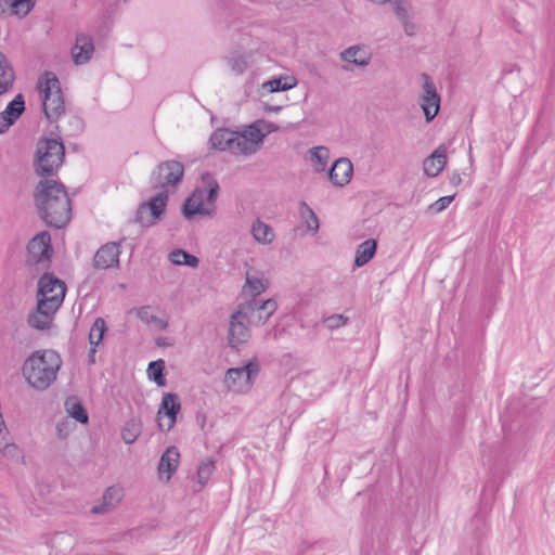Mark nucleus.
<instances>
[{"mask_svg": "<svg viewBox=\"0 0 555 555\" xmlns=\"http://www.w3.org/2000/svg\"><path fill=\"white\" fill-rule=\"evenodd\" d=\"M137 315L142 322L146 324L162 323L160 319L151 313V308L149 306L139 308L137 311Z\"/></svg>", "mask_w": 555, "mask_h": 555, "instance_id": "nucleus-41", "label": "nucleus"}, {"mask_svg": "<svg viewBox=\"0 0 555 555\" xmlns=\"http://www.w3.org/2000/svg\"><path fill=\"white\" fill-rule=\"evenodd\" d=\"M447 164L446 149L438 147L424 160V172L427 177H437Z\"/></svg>", "mask_w": 555, "mask_h": 555, "instance_id": "nucleus-23", "label": "nucleus"}, {"mask_svg": "<svg viewBox=\"0 0 555 555\" xmlns=\"http://www.w3.org/2000/svg\"><path fill=\"white\" fill-rule=\"evenodd\" d=\"M450 183L452 186H459L462 183L461 173L457 171H453L450 176Z\"/></svg>", "mask_w": 555, "mask_h": 555, "instance_id": "nucleus-46", "label": "nucleus"}, {"mask_svg": "<svg viewBox=\"0 0 555 555\" xmlns=\"http://www.w3.org/2000/svg\"><path fill=\"white\" fill-rule=\"evenodd\" d=\"M95 352H96V347L91 346L89 354H88V361L91 364L95 362Z\"/></svg>", "mask_w": 555, "mask_h": 555, "instance_id": "nucleus-48", "label": "nucleus"}, {"mask_svg": "<svg viewBox=\"0 0 555 555\" xmlns=\"http://www.w3.org/2000/svg\"><path fill=\"white\" fill-rule=\"evenodd\" d=\"M240 308L246 312V319L250 325L260 326L276 311L278 304L274 299L264 301L253 299L241 304Z\"/></svg>", "mask_w": 555, "mask_h": 555, "instance_id": "nucleus-11", "label": "nucleus"}, {"mask_svg": "<svg viewBox=\"0 0 555 555\" xmlns=\"http://www.w3.org/2000/svg\"><path fill=\"white\" fill-rule=\"evenodd\" d=\"M165 361L163 359H158L150 362L146 370L149 378L159 387L166 386L167 383L165 378Z\"/></svg>", "mask_w": 555, "mask_h": 555, "instance_id": "nucleus-27", "label": "nucleus"}, {"mask_svg": "<svg viewBox=\"0 0 555 555\" xmlns=\"http://www.w3.org/2000/svg\"><path fill=\"white\" fill-rule=\"evenodd\" d=\"M120 253L121 251L117 243H106L96 250L92 264L98 270L118 268Z\"/></svg>", "mask_w": 555, "mask_h": 555, "instance_id": "nucleus-14", "label": "nucleus"}, {"mask_svg": "<svg viewBox=\"0 0 555 555\" xmlns=\"http://www.w3.org/2000/svg\"><path fill=\"white\" fill-rule=\"evenodd\" d=\"M36 0H0V16L10 12L12 15L26 16L35 7Z\"/></svg>", "mask_w": 555, "mask_h": 555, "instance_id": "nucleus-22", "label": "nucleus"}, {"mask_svg": "<svg viewBox=\"0 0 555 555\" xmlns=\"http://www.w3.org/2000/svg\"><path fill=\"white\" fill-rule=\"evenodd\" d=\"M34 203L38 216L48 227L62 229L72 219V201L60 180L41 179L34 192Z\"/></svg>", "mask_w": 555, "mask_h": 555, "instance_id": "nucleus-1", "label": "nucleus"}, {"mask_svg": "<svg viewBox=\"0 0 555 555\" xmlns=\"http://www.w3.org/2000/svg\"><path fill=\"white\" fill-rule=\"evenodd\" d=\"M181 410L180 397L175 392H167L163 396L158 415L164 414L168 417V424L166 430L169 431L177 422V415Z\"/></svg>", "mask_w": 555, "mask_h": 555, "instance_id": "nucleus-19", "label": "nucleus"}, {"mask_svg": "<svg viewBox=\"0 0 555 555\" xmlns=\"http://www.w3.org/2000/svg\"><path fill=\"white\" fill-rule=\"evenodd\" d=\"M215 470V462L210 459L203 461L197 468V480L199 483V488L194 491H201L202 488L207 483L210 479L212 473Z\"/></svg>", "mask_w": 555, "mask_h": 555, "instance_id": "nucleus-35", "label": "nucleus"}, {"mask_svg": "<svg viewBox=\"0 0 555 555\" xmlns=\"http://www.w3.org/2000/svg\"><path fill=\"white\" fill-rule=\"evenodd\" d=\"M472 525L473 526H476L478 527L479 525L482 526V530H480L479 533H477V537L480 538L481 535H483L487 531V526H486V521H485V518L481 516V515H475L473 520H472Z\"/></svg>", "mask_w": 555, "mask_h": 555, "instance_id": "nucleus-45", "label": "nucleus"}, {"mask_svg": "<svg viewBox=\"0 0 555 555\" xmlns=\"http://www.w3.org/2000/svg\"><path fill=\"white\" fill-rule=\"evenodd\" d=\"M0 452L10 460H17L21 457V450L15 443L5 441V434L0 436Z\"/></svg>", "mask_w": 555, "mask_h": 555, "instance_id": "nucleus-38", "label": "nucleus"}, {"mask_svg": "<svg viewBox=\"0 0 555 555\" xmlns=\"http://www.w3.org/2000/svg\"><path fill=\"white\" fill-rule=\"evenodd\" d=\"M66 285L52 273H43L38 281L37 304L39 309L56 312L64 301Z\"/></svg>", "mask_w": 555, "mask_h": 555, "instance_id": "nucleus-6", "label": "nucleus"}, {"mask_svg": "<svg viewBox=\"0 0 555 555\" xmlns=\"http://www.w3.org/2000/svg\"><path fill=\"white\" fill-rule=\"evenodd\" d=\"M401 22L404 26L405 33L410 36L413 35L414 25L409 22V15L406 16L405 21H401Z\"/></svg>", "mask_w": 555, "mask_h": 555, "instance_id": "nucleus-47", "label": "nucleus"}, {"mask_svg": "<svg viewBox=\"0 0 555 555\" xmlns=\"http://www.w3.org/2000/svg\"><path fill=\"white\" fill-rule=\"evenodd\" d=\"M94 52L93 39L90 35L79 33L76 35V42L72 50L75 64L82 65L88 63Z\"/></svg>", "mask_w": 555, "mask_h": 555, "instance_id": "nucleus-17", "label": "nucleus"}, {"mask_svg": "<svg viewBox=\"0 0 555 555\" xmlns=\"http://www.w3.org/2000/svg\"><path fill=\"white\" fill-rule=\"evenodd\" d=\"M65 159V146L61 139L41 138L36 145L34 168L37 176L50 179L55 176Z\"/></svg>", "mask_w": 555, "mask_h": 555, "instance_id": "nucleus-4", "label": "nucleus"}, {"mask_svg": "<svg viewBox=\"0 0 555 555\" xmlns=\"http://www.w3.org/2000/svg\"><path fill=\"white\" fill-rule=\"evenodd\" d=\"M169 260L173 264H178V266L184 264V266H188L191 268H196L199 262L197 257H195L194 255H191L190 253L185 251L184 249H180V248L173 249L169 254Z\"/></svg>", "mask_w": 555, "mask_h": 555, "instance_id": "nucleus-32", "label": "nucleus"}, {"mask_svg": "<svg viewBox=\"0 0 555 555\" xmlns=\"http://www.w3.org/2000/svg\"><path fill=\"white\" fill-rule=\"evenodd\" d=\"M106 323L103 318H96L89 333V343L91 346L98 347L106 332Z\"/></svg>", "mask_w": 555, "mask_h": 555, "instance_id": "nucleus-34", "label": "nucleus"}, {"mask_svg": "<svg viewBox=\"0 0 555 555\" xmlns=\"http://www.w3.org/2000/svg\"><path fill=\"white\" fill-rule=\"evenodd\" d=\"M377 243L373 238H369L361 243L356 251L354 266L361 268L366 264L375 255Z\"/></svg>", "mask_w": 555, "mask_h": 555, "instance_id": "nucleus-26", "label": "nucleus"}, {"mask_svg": "<svg viewBox=\"0 0 555 555\" xmlns=\"http://www.w3.org/2000/svg\"><path fill=\"white\" fill-rule=\"evenodd\" d=\"M15 81V72L3 52L0 51V95L9 92Z\"/></svg>", "mask_w": 555, "mask_h": 555, "instance_id": "nucleus-24", "label": "nucleus"}, {"mask_svg": "<svg viewBox=\"0 0 555 555\" xmlns=\"http://www.w3.org/2000/svg\"><path fill=\"white\" fill-rule=\"evenodd\" d=\"M299 214L300 217L305 220L307 229L313 233H317L320 227L319 219L315 212L306 202H300Z\"/></svg>", "mask_w": 555, "mask_h": 555, "instance_id": "nucleus-33", "label": "nucleus"}, {"mask_svg": "<svg viewBox=\"0 0 555 555\" xmlns=\"http://www.w3.org/2000/svg\"><path fill=\"white\" fill-rule=\"evenodd\" d=\"M260 371L257 359L250 360L241 367H231L225 373L224 383L229 390L244 392L251 388L253 377Z\"/></svg>", "mask_w": 555, "mask_h": 555, "instance_id": "nucleus-10", "label": "nucleus"}, {"mask_svg": "<svg viewBox=\"0 0 555 555\" xmlns=\"http://www.w3.org/2000/svg\"><path fill=\"white\" fill-rule=\"evenodd\" d=\"M66 406L70 417L81 424H88L89 415L81 402L76 401L70 404L69 401H66Z\"/></svg>", "mask_w": 555, "mask_h": 555, "instance_id": "nucleus-36", "label": "nucleus"}, {"mask_svg": "<svg viewBox=\"0 0 555 555\" xmlns=\"http://www.w3.org/2000/svg\"><path fill=\"white\" fill-rule=\"evenodd\" d=\"M62 359L54 350L34 351L22 366L23 376L36 390L48 389L56 379Z\"/></svg>", "mask_w": 555, "mask_h": 555, "instance_id": "nucleus-2", "label": "nucleus"}, {"mask_svg": "<svg viewBox=\"0 0 555 555\" xmlns=\"http://www.w3.org/2000/svg\"><path fill=\"white\" fill-rule=\"evenodd\" d=\"M168 199L169 191L160 190L149 201L139 205L134 221L146 228L155 225L165 212Z\"/></svg>", "mask_w": 555, "mask_h": 555, "instance_id": "nucleus-8", "label": "nucleus"}, {"mask_svg": "<svg viewBox=\"0 0 555 555\" xmlns=\"http://www.w3.org/2000/svg\"><path fill=\"white\" fill-rule=\"evenodd\" d=\"M125 2H128L129 0H124Z\"/></svg>", "mask_w": 555, "mask_h": 555, "instance_id": "nucleus-51", "label": "nucleus"}, {"mask_svg": "<svg viewBox=\"0 0 555 555\" xmlns=\"http://www.w3.org/2000/svg\"><path fill=\"white\" fill-rule=\"evenodd\" d=\"M122 490L117 487H108L102 496V502L98 505H94L91 508V513L95 515H103L116 507V505L121 501Z\"/></svg>", "mask_w": 555, "mask_h": 555, "instance_id": "nucleus-21", "label": "nucleus"}, {"mask_svg": "<svg viewBox=\"0 0 555 555\" xmlns=\"http://www.w3.org/2000/svg\"><path fill=\"white\" fill-rule=\"evenodd\" d=\"M297 85V80L294 76H281L273 78L263 83V88L269 92L286 91L294 88Z\"/></svg>", "mask_w": 555, "mask_h": 555, "instance_id": "nucleus-28", "label": "nucleus"}, {"mask_svg": "<svg viewBox=\"0 0 555 555\" xmlns=\"http://www.w3.org/2000/svg\"><path fill=\"white\" fill-rule=\"evenodd\" d=\"M205 191L195 189L193 193L184 201L182 214L188 220H192L196 215L210 216L211 211L204 207Z\"/></svg>", "mask_w": 555, "mask_h": 555, "instance_id": "nucleus-16", "label": "nucleus"}, {"mask_svg": "<svg viewBox=\"0 0 555 555\" xmlns=\"http://www.w3.org/2000/svg\"><path fill=\"white\" fill-rule=\"evenodd\" d=\"M249 323L246 319V312H243L238 307L235 312L231 314L229 328H228V345L236 349L238 346L245 344L250 338Z\"/></svg>", "mask_w": 555, "mask_h": 555, "instance_id": "nucleus-12", "label": "nucleus"}, {"mask_svg": "<svg viewBox=\"0 0 555 555\" xmlns=\"http://www.w3.org/2000/svg\"><path fill=\"white\" fill-rule=\"evenodd\" d=\"M251 233L254 238L261 244H269L274 237L272 228L260 220L253 223Z\"/></svg>", "mask_w": 555, "mask_h": 555, "instance_id": "nucleus-30", "label": "nucleus"}, {"mask_svg": "<svg viewBox=\"0 0 555 555\" xmlns=\"http://www.w3.org/2000/svg\"><path fill=\"white\" fill-rule=\"evenodd\" d=\"M311 160L324 166L328 158V150L324 146H317L310 150Z\"/></svg>", "mask_w": 555, "mask_h": 555, "instance_id": "nucleus-42", "label": "nucleus"}, {"mask_svg": "<svg viewBox=\"0 0 555 555\" xmlns=\"http://www.w3.org/2000/svg\"><path fill=\"white\" fill-rule=\"evenodd\" d=\"M340 57L345 62L359 66H366L371 60V55L364 50V48H361L360 46H352L345 49L340 53Z\"/></svg>", "mask_w": 555, "mask_h": 555, "instance_id": "nucleus-25", "label": "nucleus"}, {"mask_svg": "<svg viewBox=\"0 0 555 555\" xmlns=\"http://www.w3.org/2000/svg\"><path fill=\"white\" fill-rule=\"evenodd\" d=\"M142 431V423L139 418L132 417L126 422L122 430L121 438L125 443L132 444Z\"/></svg>", "mask_w": 555, "mask_h": 555, "instance_id": "nucleus-29", "label": "nucleus"}, {"mask_svg": "<svg viewBox=\"0 0 555 555\" xmlns=\"http://www.w3.org/2000/svg\"><path fill=\"white\" fill-rule=\"evenodd\" d=\"M184 176V166L178 160H166L157 165L152 171L150 183L160 190L176 189Z\"/></svg>", "mask_w": 555, "mask_h": 555, "instance_id": "nucleus-7", "label": "nucleus"}, {"mask_svg": "<svg viewBox=\"0 0 555 555\" xmlns=\"http://www.w3.org/2000/svg\"><path fill=\"white\" fill-rule=\"evenodd\" d=\"M52 253L51 235L48 231H42L28 242L26 263L41 270L48 269Z\"/></svg>", "mask_w": 555, "mask_h": 555, "instance_id": "nucleus-9", "label": "nucleus"}, {"mask_svg": "<svg viewBox=\"0 0 555 555\" xmlns=\"http://www.w3.org/2000/svg\"><path fill=\"white\" fill-rule=\"evenodd\" d=\"M74 119L77 125H79L80 127L82 126V121L79 118L75 117Z\"/></svg>", "mask_w": 555, "mask_h": 555, "instance_id": "nucleus-50", "label": "nucleus"}, {"mask_svg": "<svg viewBox=\"0 0 555 555\" xmlns=\"http://www.w3.org/2000/svg\"><path fill=\"white\" fill-rule=\"evenodd\" d=\"M281 106H269L268 107V111H271V112H280L281 111Z\"/></svg>", "mask_w": 555, "mask_h": 555, "instance_id": "nucleus-49", "label": "nucleus"}, {"mask_svg": "<svg viewBox=\"0 0 555 555\" xmlns=\"http://www.w3.org/2000/svg\"><path fill=\"white\" fill-rule=\"evenodd\" d=\"M229 65L238 75L243 74L247 68V63L242 56L231 59Z\"/></svg>", "mask_w": 555, "mask_h": 555, "instance_id": "nucleus-44", "label": "nucleus"}, {"mask_svg": "<svg viewBox=\"0 0 555 555\" xmlns=\"http://www.w3.org/2000/svg\"><path fill=\"white\" fill-rule=\"evenodd\" d=\"M203 180L207 182V189H205V199L208 204H214L219 194V183L209 173L204 175Z\"/></svg>", "mask_w": 555, "mask_h": 555, "instance_id": "nucleus-37", "label": "nucleus"}, {"mask_svg": "<svg viewBox=\"0 0 555 555\" xmlns=\"http://www.w3.org/2000/svg\"><path fill=\"white\" fill-rule=\"evenodd\" d=\"M454 197H455V194L447 195V196H442V197L438 198L436 202H434L433 204H430L428 206V211H430L433 214H438V212L443 211L453 202Z\"/></svg>", "mask_w": 555, "mask_h": 555, "instance_id": "nucleus-40", "label": "nucleus"}, {"mask_svg": "<svg viewBox=\"0 0 555 555\" xmlns=\"http://www.w3.org/2000/svg\"><path fill=\"white\" fill-rule=\"evenodd\" d=\"M263 139L264 133L261 132L257 122H254L241 132L219 128L212 132L209 142L214 149L219 151L251 155L260 149Z\"/></svg>", "mask_w": 555, "mask_h": 555, "instance_id": "nucleus-3", "label": "nucleus"}, {"mask_svg": "<svg viewBox=\"0 0 555 555\" xmlns=\"http://www.w3.org/2000/svg\"><path fill=\"white\" fill-rule=\"evenodd\" d=\"M179 461L180 452L178 448L175 446L168 447L166 451L162 454L158 463L159 475L162 476L166 474V480H169L178 469Z\"/></svg>", "mask_w": 555, "mask_h": 555, "instance_id": "nucleus-20", "label": "nucleus"}, {"mask_svg": "<svg viewBox=\"0 0 555 555\" xmlns=\"http://www.w3.org/2000/svg\"><path fill=\"white\" fill-rule=\"evenodd\" d=\"M246 284L249 287V289L254 296H257L266 291V285L263 284L262 280L259 278L247 276Z\"/></svg>", "mask_w": 555, "mask_h": 555, "instance_id": "nucleus-43", "label": "nucleus"}, {"mask_svg": "<svg viewBox=\"0 0 555 555\" xmlns=\"http://www.w3.org/2000/svg\"><path fill=\"white\" fill-rule=\"evenodd\" d=\"M54 313L41 310L37 305V313L29 314L28 324L36 330L43 331L49 327Z\"/></svg>", "mask_w": 555, "mask_h": 555, "instance_id": "nucleus-31", "label": "nucleus"}, {"mask_svg": "<svg viewBox=\"0 0 555 555\" xmlns=\"http://www.w3.org/2000/svg\"><path fill=\"white\" fill-rule=\"evenodd\" d=\"M349 322L348 317L344 314H332L324 319L323 323L328 330H336Z\"/></svg>", "mask_w": 555, "mask_h": 555, "instance_id": "nucleus-39", "label": "nucleus"}, {"mask_svg": "<svg viewBox=\"0 0 555 555\" xmlns=\"http://www.w3.org/2000/svg\"><path fill=\"white\" fill-rule=\"evenodd\" d=\"M353 167L348 158H338L328 170V179L337 186H344L350 182Z\"/></svg>", "mask_w": 555, "mask_h": 555, "instance_id": "nucleus-18", "label": "nucleus"}, {"mask_svg": "<svg viewBox=\"0 0 555 555\" xmlns=\"http://www.w3.org/2000/svg\"><path fill=\"white\" fill-rule=\"evenodd\" d=\"M25 112V100L22 93L14 96L8 103L5 108L0 113V134L7 132L11 126L22 116Z\"/></svg>", "mask_w": 555, "mask_h": 555, "instance_id": "nucleus-15", "label": "nucleus"}, {"mask_svg": "<svg viewBox=\"0 0 555 555\" xmlns=\"http://www.w3.org/2000/svg\"><path fill=\"white\" fill-rule=\"evenodd\" d=\"M424 80L423 90L424 94L421 101V107L424 112L426 121H431L438 114L440 108V95L437 92L436 86L427 74H422Z\"/></svg>", "mask_w": 555, "mask_h": 555, "instance_id": "nucleus-13", "label": "nucleus"}, {"mask_svg": "<svg viewBox=\"0 0 555 555\" xmlns=\"http://www.w3.org/2000/svg\"><path fill=\"white\" fill-rule=\"evenodd\" d=\"M37 88L42 95V108L47 119L57 120L65 114V102L57 76L52 72H46L39 78Z\"/></svg>", "mask_w": 555, "mask_h": 555, "instance_id": "nucleus-5", "label": "nucleus"}]
</instances>
